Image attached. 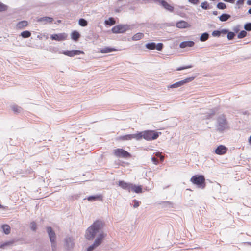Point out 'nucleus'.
Segmentation results:
<instances>
[{
	"instance_id": "nucleus-1",
	"label": "nucleus",
	"mask_w": 251,
	"mask_h": 251,
	"mask_svg": "<svg viewBox=\"0 0 251 251\" xmlns=\"http://www.w3.org/2000/svg\"><path fill=\"white\" fill-rule=\"evenodd\" d=\"M104 223L101 221L97 220L95 221L87 230L85 234V237L88 240H92L94 239L96 234L103 228Z\"/></svg>"
},
{
	"instance_id": "nucleus-2",
	"label": "nucleus",
	"mask_w": 251,
	"mask_h": 251,
	"mask_svg": "<svg viewBox=\"0 0 251 251\" xmlns=\"http://www.w3.org/2000/svg\"><path fill=\"white\" fill-rule=\"evenodd\" d=\"M161 133L154 130H145L142 131V137L144 139L149 141L157 139Z\"/></svg>"
},
{
	"instance_id": "nucleus-3",
	"label": "nucleus",
	"mask_w": 251,
	"mask_h": 251,
	"mask_svg": "<svg viewBox=\"0 0 251 251\" xmlns=\"http://www.w3.org/2000/svg\"><path fill=\"white\" fill-rule=\"evenodd\" d=\"M190 181L200 188L203 189L205 187V179L202 175H195L191 177Z\"/></svg>"
},
{
	"instance_id": "nucleus-4",
	"label": "nucleus",
	"mask_w": 251,
	"mask_h": 251,
	"mask_svg": "<svg viewBox=\"0 0 251 251\" xmlns=\"http://www.w3.org/2000/svg\"><path fill=\"white\" fill-rule=\"evenodd\" d=\"M113 153L117 157L128 158L131 157V154L128 152L121 148L114 150Z\"/></svg>"
},
{
	"instance_id": "nucleus-5",
	"label": "nucleus",
	"mask_w": 251,
	"mask_h": 251,
	"mask_svg": "<svg viewBox=\"0 0 251 251\" xmlns=\"http://www.w3.org/2000/svg\"><path fill=\"white\" fill-rule=\"evenodd\" d=\"M129 29L127 25H119L114 26L112 28V32L113 33H123Z\"/></svg>"
},
{
	"instance_id": "nucleus-6",
	"label": "nucleus",
	"mask_w": 251,
	"mask_h": 251,
	"mask_svg": "<svg viewBox=\"0 0 251 251\" xmlns=\"http://www.w3.org/2000/svg\"><path fill=\"white\" fill-rule=\"evenodd\" d=\"M163 45L159 43L157 45L154 42L148 43L146 45V47L149 50H154L156 49L158 51H161L163 48Z\"/></svg>"
},
{
	"instance_id": "nucleus-7",
	"label": "nucleus",
	"mask_w": 251,
	"mask_h": 251,
	"mask_svg": "<svg viewBox=\"0 0 251 251\" xmlns=\"http://www.w3.org/2000/svg\"><path fill=\"white\" fill-rule=\"evenodd\" d=\"M67 34L65 33H61L59 34H54L51 35L50 38L52 40H56L58 41L65 40L67 39Z\"/></svg>"
},
{
	"instance_id": "nucleus-8",
	"label": "nucleus",
	"mask_w": 251,
	"mask_h": 251,
	"mask_svg": "<svg viewBox=\"0 0 251 251\" xmlns=\"http://www.w3.org/2000/svg\"><path fill=\"white\" fill-rule=\"evenodd\" d=\"M193 79V77L187 78L184 80L177 82L174 84L171 85L169 86L170 88H176L181 86L183 84L192 81Z\"/></svg>"
},
{
	"instance_id": "nucleus-9",
	"label": "nucleus",
	"mask_w": 251,
	"mask_h": 251,
	"mask_svg": "<svg viewBox=\"0 0 251 251\" xmlns=\"http://www.w3.org/2000/svg\"><path fill=\"white\" fill-rule=\"evenodd\" d=\"M219 129L223 130L227 127V122L224 117L218 119Z\"/></svg>"
},
{
	"instance_id": "nucleus-10",
	"label": "nucleus",
	"mask_w": 251,
	"mask_h": 251,
	"mask_svg": "<svg viewBox=\"0 0 251 251\" xmlns=\"http://www.w3.org/2000/svg\"><path fill=\"white\" fill-rule=\"evenodd\" d=\"M47 232L48 233L50 241L51 242L52 247L53 248L55 246V240L56 238L55 234L52 230V228L50 227L47 228Z\"/></svg>"
},
{
	"instance_id": "nucleus-11",
	"label": "nucleus",
	"mask_w": 251,
	"mask_h": 251,
	"mask_svg": "<svg viewBox=\"0 0 251 251\" xmlns=\"http://www.w3.org/2000/svg\"><path fill=\"white\" fill-rule=\"evenodd\" d=\"M227 148L224 145L219 146L215 150V153L218 155H223L226 153Z\"/></svg>"
},
{
	"instance_id": "nucleus-12",
	"label": "nucleus",
	"mask_w": 251,
	"mask_h": 251,
	"mask_svg": "<svg viewBox=\"0 0 251 251\" xmlns=\"http://www.w3.org/2000/svg\"><path fill=\"white\" fill-rule=\"evenodd\" d=\"M64 55H67L69 57H73L76 55H79L81 54H83L84 52L83 51L80 50H71V51H66L63 52V53Z\"/></svg>"
},
{
	"instance_id": "nucleus-13",
	"label": "nucleus",
	"mask_w": 251,
	"mask_h": 251,
	"mask_svg": "<svg viewBox=\"0 0 251 251\" xmlns=\"http://www.w3.org/2000/svg\"><path fill=\"white\" fill-rule=\"evenodd\" d=\"M118 50L114 48H111L109 47H105L102 49H101L100 50V52L101 53H108L113 51H117L118 50Z\"/></svg>"
},
{
	"instance_id": "nucleus-14",
	"label": "nucleus",
	"mask_w": 251,
	"mask_h": 251,
	"mask_svg": "<svg viewBox=\"0 0 251 251\" xmlns=\"http://www.w3.org/2000/svg\"><path fill=\"white\" fill-rule=\"evenodd\" d=\"M176 26L179 28H186L190 27V25L184 21H180L176 23Z\"/></svg>"
},
{
	"instance_id": "nucleus-15",
	"label": "nucleus",
	"mask_w": 251,
	"mask_h": 251,
	"mask_svg": "<svg viewBox=\"0 0 251 251\" xmlns=\"http://www.w3.org/2000/svg\"><path fill=\"white\" fill-rule=\"evenodd\" d=\"M159 3L166 10L172 12L174 10V7L169 4L165 0H161L159 1Z\"/></svg>"
},
{
	"instance_id": "nucleus-16",
	"label": "nucleus",
	"mask_w": 251,
	"mask_h": 251,
	"mask_svg": "<svg viewBox=\"0 0 251 251\" xmlns=\"http://www.w3.org/2000/svg\"><path fill=\"white\" fill-rule=\"evenodd\" d=\"M130 191H132L136 193H140L142 192V186H137L131 183L130 186Z\"/></svg>"
},
{
	"instance_id": "nucleus-17",
	"label": "nucleus",
	"mask_w": 251,
	"mask_h": 251,
	"mask_svg": "<svg viewBox=\"0 0 251 251\" xmlns=\"http://www.w3.org/2000/svg\"><path fill=\"white\" fill-rule=\"evenodd\" d=\"M194 45V42L192 41H187L181 42L179 45V47L181 48H185L186 47H192Z\"/></svg>"
},
{
	"instance_id": "nucleus-18",
	"label": "nucleus",
	"mask_w": 251,
	"mask_h": 251,
	"mask_svg": "<svg viewBox=\"0 0 251 251\" xmlns=\"http://www.w3.org/2000/svg\"><path fill=\"white\" fill-rule=\"evenodd\" d=\"M131 183H126L124 181H119L118 182V185L122 189L127 190L130 192V186Z\"/></svg>"
},
{
	"instance_id": "nucleus-19",
	"label": "nucleus",
	"mask_w": 251,
	"mask_h": 251,
	"mask_svg": "<svg viewBox=\"0 0 251 251\" xmlns=\"http://www.w3.org/2000/svg\"><path fill=\"white\" fill-rule=\"evenodd\" d=\"M28 25L27 21H22L19 22L16 25V28L18 29H23L26 27Z\"/></svg>"
},
{
	"instance_id": "nucleus-20",
	"label": "nucleus",
	"mask_w": 251,
	"mask_h": 251,
	"mask_svg": "<svg viewBox=\"0 0 251 251\" xmlns=\"http://www.w3.org/2000/svg\"><path fill=\"white\" fill-rule=\"evenodd\" d=\"M105 236L106 234H104L103 233L100 234L94 243V245L96 246L97 247L100 245L101 243L102 240Z\"/></svg>"
},
{
	"instance_id": "nucleus-21",
	"label": "nucleus",
	"mask_w": 251,
	"mask_h": 251,
	"mask_svg": "<svg viewBox=\"0 0 251 251\" xmlns=\"http://www.w3.org/2000/svg\"><path fill=\"white\" fill-rule=\"evenodd\" d=\"M87 199L89 201H102V196L101 195H98L96 196H89Z\"/></svg>"
},
{
	"instance_id": "nucleus-22",
	"label": "nucleus",
	"mask_w": 251,
	"mask_h": 251,
	"mask_svg": "<svg viewBox=\"0 0 251 251\" xmlns=\"http://www.w3.org/2000/svg\"><path fill=\"white\" fill-rule=\"evenodd\" d=\"M131 135V139H135L137 140H140L143 138L142 137V131L138 132L135 134H130Z\"/></svg>"
},
{
	"instance_id": "nucleus-23",
	"label": "nucleus",
	"mask_w": 251,
	"mask_h": 251,
	"mask_svg": "<svg viewBox=\"0 0 251 251\" xmlns=\"http://www.w3.org/2000/svg\"><path fill=\"white\" fill-rule=\"evenodd\" d=\"M71 37L72 39H73L74 41H76L80 38V34H79V33L78 31H74L71 33Z\"/></svg>"
},
{
	"instance_id": "nucleus-24",
	"label": "nucleus",
	"mask_w": 251,
	"mask_h": 251,
	"mask_svg": "<svg viewBox=\"0 0 251 251\" xmlns=\"http://www.w3.org/2000/svg\"><path fill=\"white\" fill-rule=\"evenodd\" d=\"M131 137L130 134H127L117 137V140L119 141L131 140Z\"/></svg>"
},
{
	"instance_id": "nucleus-25",
	"label": "nucleus",
	"mask_w": 251,
	"mask_h": 251,
	"mask_svg": "<svg viewBox=\"0 0 251 251\" xmlns=\"http://www.w3.org/2000/svg\"><path fill=\"white\" fill-rule=\"evenodd\" d=\"M38 22H43L45 24L47 23H52L53 21V18L49 17H45L41 18L38 20Z\"/></svg>"
},
{
	"instance_id": "nucleus-26",
	"label": "nucleus",
	"mask_w": 251,
	"mask_h": 251,
	"mask_svg": "<svg viewBox=\"0 0 251 251\" xmlns=\"http://www.w3.org/2000/svg\"><path fill=\"white\" fill-rule=\"evenodd\" d=\"M143 33L139 32L134 35L132 37V39L134 41H138L143 38Z\"/></svg>"
},
{
	"instance_id": "nucleus-27",
	"label": "nucleus",
	"mask_w": 251,
	"mask_h": 251,
	"mask_svg": "<svg viewBox=\"0 0 251 251\" xmlns=\"http://www.w3.org/2000/svg\"><path fill=\"white\" fill-rule=\"evenodd\" d=\"M1 227L3 232L5 234H9L10 233L11 228L9 225L6 224L3 225Z\"/></svg>"
},
{
	"instance_id": "nucleus-28",
	"label": "nucleus",
	"mask_w": 251,
	"mask_h": 251,
	"mask_svg": "<svg viewBox=\"0 0 251 251\" xmlns=\"http://www.w3.org/2000/svg\"><path fill=\"white\" fill-rule=\"evenodd\" d=\"M230 15L227 14H223L219 17V20L222 22L227 21L230 18Z\"/></svg>"
},
{
	"instance_id": "nucleus-29",
	"label": "nucleus",
	"mask_w": 251,
	"mask_h": 251,
	"mask_svg": "<svg viewBox=\"0 0 251 251\" xmlns=\"http://www.w3.org/2000/svg\"><path fill=\"white\" fill-rule=\"evenodd\" d=\"M227 31L226 30H223L221 32L218 30H214L213 31L212 35L214 37H219L220 36L221 33H226Z\"/></svg>"
},
{
	"instance_id": "nucleus-30",
	"label": "nucleus",
	"mask_w": 251,
	"mask_h": 251,
	"mask_svg": "<svg viewBox=\"0 0 251 251\" xmlns=\"http://www.w3.org/2000/svg\"><path fill=\"white\" fill-rule=\"evenodd\" d=\"M209 38V34L207 33H202L200 37V40L202 42L206 41Z\"/></svg>"
},
{
	"instance_id": "nucleus-31",
	"label": "nucleus",
	"mask_w": 251,
	"mask_h": 251,
	"mask_svg": "<svg viewBox=\"0 0 251 251\" xmlns=\"http://www.w3.org/2000/svg\"><path fill=\"white\" fill-rule=\"evenodd\" d=\"M201 7L202 9L206 10L210 9L209 4L207 1H204L201 3Z\"/></svg>"
},
{
	"instance_id": "nucleus-32",
	"label": "nucleus",
	"mask_w": 251,
	"mask_h": 251,
	"mask_svg": "<svg viewBox=\"0 0 251 251\" xmlns=\"http://www.w3.org/2000/svg\"><path fill=\"white\" fill-rule=\"evenodd\" d=\"M105 24L107 25H112L115 24V21L113 18H109L108 20H106Z\"/></svg>"
},
{
	"instance_id": "nucleus-33",
	"label": "nucleus",
	"mask_w": 251,
	"mask_h": 251,
	"mask_svg": "<svg viewBox=\"0 0 251 251\" xmlns=\"http://www.w3.org/2000/svg\"><path fill=\"white\" fill-rule=\"evenodd\" d=\"M21 35L25 38H28L31 36V33L28 31H24L21 33Z\"/></svg>"
},
{
	"instance_id": "nucleus-34",
	"label": "nucleus",
	"mask_w": 251,
	"mask_h": 251,
	"mask_svg": "<svg viewBox=\"0 0 251 251\" xmlns=\"http://www.w3.org/2000/svg\"><path fill=\"white\" fill-rule=\"evenodd\" d=\"M78 23L79 25L81 26H86L88 24L87 21L82 18L79 20Z\"/></svg>"
},
{
	"instance_id": "nucleus-35",
	"label": "nucleus",
	"mask_w": 251,
	"mask_h": 251,
	"mask_svg": "<svg viewBox=\"0 0 251 251\" xmlns=\"http://www.w3.org/2000/svg\"><path fill=\"white\" fill-rule=\"evenodd\" d=\"M217 7L219 9H225L226 8V6L223 2H219L217 4Z\"/></svg>"
},
{
	"instance_id": "nucleus-36",
	"label": "nucleus",
	"mask_w": 251,
	"mask_h": 251,
	"mask_svg": "<svg viewBox=\"0 0 251 251\" xmlns=\"http://www.w3.org/2000/svg\"><path fill=\"white\" fill-rule=\"evenodd\" d=\"M12 110L16 113H19L21 111V107L17 105H13L11 107Z\"/></svg>"
},
{
	"instance_id": "nucleus-37",
	"label": "nucleus",
	"mask_w": 251,
	"mask_h": 251,
	"mask_svg": "<svg viewBox=\"0 0 251 251\" xmlns=\"http://www.w3.org/2000/svg\"><path fill=\"white\" fill-rule=\"evenodd\" d=\"M247 35V32L244 30L241 31L238 35L239 38H243Z\"/></svg>"
},
{
	"instance_id": "nucleus-38",
	"label": "nucleus",
	"mask_w": 251,
	"mask_h": 251,
	"mask_svg": "<svg viewBox=\"0 0 251 251\" xmlns=\"http://www.w3.org/2000/svg\"><path fill=\"white\" fill-rule=\"evenodd\" d=\"M7 9V6L0 2V12L5 11Z\"/></svg>"
},
{
	"instance_id": "nucleus-39",
	"label": "nucleus",
	"mask_w": 251,
	"mask_h": 251,
	"mask_svg": "<svg viewBox=\"0 0 251 251\" xmlns=\"http://www.w3.org/2000/svg\"><path fill=\"white\" fill-rule=\"evenodd\" d=\"M244 28L246 30L250 31H251V23H247L244 25Z\"/></svg>"
},
{
	"instance_id": "nucleus-40",
	"label": "nucleus",
	"mask_w": 251,
	"mask_h": 251,
	"mask_svg": "<svg viewBox=\"0 0 251 251\" xmlns=\"http://www.w3.org/2000/svg\"><path fill=\"white\" fill-rule=\"evenodd\" d=\"M234 36H235V34L232 32H230L228 33L227 36V38L229 40L232 39L234 37Z\"/></svg>"
},
{
	"instance_id": "nucleus-41",
	"label": "nucleus",
	"mask_w": 251,
	"mask_h": 251,
	"mask_svg": "<svg viewBox=\"0 0 251 251\" xmlns=\"http://www.w3.org/2000/svg\"><path fill=\"white\" fill-rule=\"evenodd\" d=\"M244 1L245 0H238L236 2V5L240 8L243 5Z\"/></svg>"
},
{
	"instance_id": "nucleus-42",
	"label": "nucleus",
	"mask_w": 251,
	"mask_h": 251,
	"mask_svg": "<svg viewBox=\"0 0 251 251\" xmlns=\"http://www.w3.org/2000/svg\"><path fill=\"white\" fill-rule=\"evenodd\" d=\"M192 67V65L186 66H184V67H179L176 69V70L180 71V70H184V69H186L191 68Z\"/></svg>"
},
{
	"instance_id": "nucleus-43",
	"label": "nucleus",
	"mask_w": 251,
	"mask_h": 251,
	"mask_svg": "<svg viewBox=\"0 0 251 251\" xmlns=\"http://www.w3.org/2000/svg\"><path fill=\"white\" fill-rule=\"evenodd\" d=\"M36 226H37V225H36V224L35 222H32L31 223L30 227H31V228L32 230L35 231L36 229Z\"/></svg>"
},
{
	"instance_id": "nucleus-44",
	"label": "nucleus",
	"mask_w": 251,
	"mask_h": 251,
	"mask_svg": "<svg viewBox=\"0 0 251 251\" xmlns=\"http://www.w3.org/2000/svg\"><path fill=\"white\" fill-rule=\"evenodd\" d=\"M96 247H97L96 246L94 245V244H93L92 245L89 246L87 249V251H92Z\"/></svg>"
},
{
	"instance_id": "nucleus-45",
	"label": "nucleus",
	"mask_w": 251,
	"mask_h": 251,
	"mask_svg": "<svg viewBox=\"0 0 251 251\" xmlns=\"http://www.w3.org/2000/svg\"><path fill=\"white\" fill-rule=\"evenodd\" d=\"M188 1L194 4H197L199 2V0H188Z\"/></svg>"
},
{
	"instance_id": "nucleus-46",
	"label": "nucleus",
	"mask_w": 251,
	"mask_h": 251,
	"mask_svg": "<svg viewBox=\"0 0 251 251\" xmlns=\"http://www.w3.org/2000/svg\"><path fill=\"white\" fill-rule=\"evenodd\" d=\"M12 242H6V243H4V244H3L1 245L0 246V248H4V247L5 246H7V245H10V244H12Z\"/></svg>"
},
{
	"instance_id": "nucleus-47",
	"label": "nucleus",
	"mask_w": 251,
	"mask_h": 251,
	"mask_svg": "<svg viewBox=\"0 0 251 251\" xmlns=\"http://www.w3.org/2000/svg\"><path fill=\"white\" fill-rule=\"evenodd\" d=\"M139 204H140L139 201H136V200L134 201V204L133 205V206L134 208H136V207H138L139 206Z\"/></svg>"
},
{
	"instance_id": "nucleus-48",
	"label": "nucleus",
	"mask_w": 251,
	"mask_h": 251,
	"mask_svg": "<svg viewBox=\"0 0 251 251\" xmlns=\"http://www.w3.org/2000/svg\"><path fill=\"white\" fill-rule=\"evenodd\" d=\"M151 160L155 164H158V160L155 157H152Z\"/></svg>"
},
{
	"instance_id": "nucleus-49",
	"label": "nucleus",
	"mask_w": 251,
	"mask_h": 251,
	"mask_svg": "<svg viewBox=\"0 0 251 251\" xmlns=\"http://www.w3.org/2000/svg\"><path fill=\"white\" fill-rule=\"evenodd\" d=\"M155 155H156L157 157H160L162 155H161V153H160V152H156V153Z\"/></svg>"
},
{
	"instance_id": "nucleus-50",
	"label": "nucleus",
	"mask_w": 251,
	"mask_h": 251,
	"mask_svg": "<svg viewBox=\"0 0 251 251\" xmlns=\"http://www.w3.org/2000/svg\"><path fill=\"white\" fill-rule=\"evenodd\" d=\"M247 4L248 5H251V0H249L247 1Z\"/></svg>"
},
{
	"instance_id": "nucleus-51",
	"label": "nucleus",
	"mask_w": 251,
	"mask_h": 251,
	"mask_svg": "<svg viewBox=\"0 0 251 251\" xmlns=\"http://www.w3.org/2000/svg\"><path fill=\"white\" fill-rule=\"evenodd\" d=\"M160 160H161V161H163L164 160V156H163L161 155V156L160 157Z\"/></svg>"
},
{
	"instance_id": "nucleus-52",
	"label": "nucleus",
	"mask_w": 251,
	"mask_h": 251,
	"mask_svg": "<svg viewBox=\"0 0 251 251\" xmlns=\"http://www.w3.org/2000/svg\"><path fill=\"white\" fill-rule=\"evenodd\" d=\"M249 142L251 145V136L250 137V138L249 139Z\"/></svg>"
},
{
	"instance_id": "nucleus-53",
	"label": "nucleus",
	"mask_w": 251,
	"mask_h": 251,
	"mask_svg": "<svg viewBox=\"0 0 251 251\" xmlns=\"http://www.w3.org/2000/svg\"><path fill=\"white\" fill-rule=\"evenodd\" d=\"M248 13L250 14H251V8L249 9L248 10Z\"/></svg>"
},
{
	"instance_id": "nucleus-54",
	"label": "nucleus",
	"mask_w": 251,
	"mask_h": 251,
	"mask_svg": "<svg viewBox=\"0 0 251 251\" xmlns=\"http://www.w3.org/2000/svg\"><path fill=\"white\" fill-rule=\"evenodd\" d=\"M213 13H214V15H216L217 14V12H214Z\"/></svg>"
},
{
	"instance_id": "nucleus-55",
	"label": "nucleus",
	"mask_w": 251,
	"mask_h": 251,
	"mask_svg": "<svg viewBox=\"0 0 251 251\" xmlns=\"http://www.w3.org/2000/svg\"><path fill=\"white\" fill-rule=\"evenodd\" d=\"M2 206L1 204H0V208H1Z\"/></svg>"
}]
</instances>
